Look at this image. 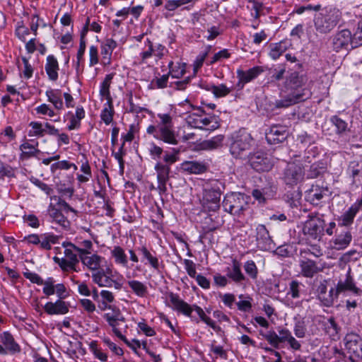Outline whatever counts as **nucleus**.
<instances>
[{
    "label": "nucleus",
    "mask_w": 362,
    "mask_h": 362,
    "mask_svg": "<svg viewBox=\"0 0 362 362\" xmlns=\"http://www.w3.org/2000/svg\"><path fill=\"white\" fill-rule=\"evenodd\" d=\"M169 74L161 75L158 73L149 83L148 89H163L168 87Z\"/></svg>",
    "instance_id": "603ef678"
},
{
    "label": "nucleus",
    "mask_w": 362,
    "mask_h": 362,
    "mask_svg": "<svg viewBox=\"0 0 362 362\" xmlns=\"http://www.w3.org/2000/svg\"><path fill=\"white\" fill-rule=\"evenodd\" d=\"M339 21V11L332 7L325 8L314 20L316 30L320 33H329Z\"/></svg>",
    "instance_id": "1a4fd4ad"
},
{
    "label": "nucleus",
    "mask_w": 362,
    "mask_h": 362,
    "mask_svg": "<svg viewBox=\"0 0 362 362\" xmlns=\"http://www.w3.org/2000/svg\"><path fill=\"white\" fill-rule=\"evenodd\" d=\"M326 170V165L323 162H315L313 163L308 172V177L314 179L319 177Z\"/></svg>",
    "instance_id": "bf43d9fd"
},
{
    "label": "nucleus",
    "mask_w": 362,
    "mask_h": 362,
    "mask_svg": "<svg viewBox=\"0 0 362 362\" xmlns=\"http://www.w3.org/2000/svg\"><path fill=\"white\" fill-rule=\"evenodd\" d=\"M61 236L55 235L52 233H45L40 235V243L39 248L44 250H50L52 245L59 243Z\"/></svg>",
    "instance_id": "58836bf2"
},
{
    "label": "nucleus",
    "mask_w": 362,
    "mask_h": 362,
    "mask_svg": "<svg viewBox=\"0 0 362 362\" xmlns=\"http://www.w3.org/2000/svg\"><path fill=\"white\" fill-rule=\"evenodd\" d=\"M81 246H76V252L78 253L79 258L86 255H91L93 251V245L91 240H84L81 243Z\"/></svg>",
    "instance_id": "0e129e2a"
},
{
    "label": "nucleus",
    "mask_w": 362,
    "mask_h": 362,
    "mask_svg": "<svg viewBox=\"0 0 362 362\" xmlns=\"http://www.w3.org/2000/svg\"><path fill=\"white\" fill-rule=\"evenodd\" d=\"M229 151L235 158H243L252 146L253 138L245 129H240L231 135Z\"/></svg>",
    "instance_id": "423d86ee"
},
{
    "label": "nucleus",
    "mask_w": 362,
    "mask_h": 362,
    "mask_svg": "<svg viewBox=\"0 0 362 362\" xmlns=\"http://www.w3.org/2000/svg\"><path fill=\"white\" fill-rule=\"evenodd\" d=\"M338 293H336V290L332 288L328 293L327 292L325 295L319 296L318 299L325 306L329 307L332 305L334 300L338 298Z\"/></svg>",
    "instance_id": "338daca9"
},
{
    "label": "nucleus",
    "mask_w": 362,
    "mask_h": 362,
    "mask_svg": "<svg viewBox=\"0 0 362 362\" xmlns=\"http://www.w3.org/2000/svg\"><path fill=\"white\" fill-rule=\"evenodd\" d=\"M227 277L235 283H240L245 280V276L241 272V264L239 261L234 259L232 261L231 269L227 268Z\"/></svg>",
    "instance_id": "4c0bfd02"
},
{
    "label": "nucleus",
    "mask_w": 362,
    "mask_h": 362,
    "mask_svg": "<svg viewBox=\"0 0 362 362\" xmlns=\"http://www.w3.org/2000/svg\"><path fill=\"white\" fill-rule=\"evenodd\" d=\"M167 296L170 302L168 305L177 313L191 318L192 321L199 323L201 320L207 325L211 320L200 306L197 304H189L182 299L178 293L170 291Z\"/></svg>",
    "instance_id": "20e7f679"
},
{
    "label": "nucleus",
    "mask_w": 362,
    "mask_h": 362,
    "mask_svg": "<svg viewBox=\"0 0 362 362\" xmlns=\"http://www.w3.org/2000/svg\"><path fill=\"white\" fill-rule=\"evenodd\" d=\"M48 211L50 217L52 218V221L57 223L64 229L69 228L70 221L62 214L61 209H57L55 206L50 204Z\"/></svg>",
    "instance_id": "e433bc0d"
},
{
    "label": "nucleus",
    "mask_w": 362,
    "mask_h": 362,
    "mask_svg": "<svg viewBox=\"0 0 362 362\" xmlns=\"http://www.w3.org/2000/svg\"><path fill=\"white\" fill-rule=\"evenodd\" d=\"M250 197L241 192L227 193L223 198L222 206L225 211L235 216L243 214L248 205Z\"/></svg>",
    "instance_id": "6e6552de"
},
{
    "label": "nucleus",
    "mask_w": 362,
    "mask_h": 362,
    "mask_svg": "<svg viewBox=\"0 0 362 362\" xmlns=\"http://www.w3.org/2000/svg\"><path fill=\"white\" fill-rule=\"evenodd\" d=\"M330 194L329 189L327 186L324 187L316 183L313 185L308 191L306 200L313 206H322Z\"/></svg>",
    "instance_id": "4468645a"
},
{
    "label": "nucleus",
    "mask_w": 362,
    "mask_h": 362,
    "mask_svg": "<svg viewBox=\"0 0 362 362\" xmlns=\"http://www.w3.org/2000/svg\"><path fill=\"white\" fill-rule=\"evenodd\" d=\"M115 147L111 148L112 156L118 162L119 171L120 175H123L124 172L125 160L124 157L127 155V150L125 149V143H121L117 151H115Z\"/></svg>",
    "instance_id": "de8ad7c7"
},
{
    "label": "nucleus",
    "mask_w": 362,
    "mask_h": 362,
    "mask_svg": "<svg viewBox=\"0 0 362 362\" xmlns=\"http://www.w3.org/2000/svg\"><path fill=\"white\" fill-rule=\"evenodd\" d=\"M335 238L330 242L331 246L333 249L337 250H344L351 243L352 240V235L348 228L341 230L338 233V228H336Z\"/></svg>",
    "instance_id": "b1692460"
},
{
    "label": "nucleus",
    "mask_w": 362,
    "mask_h": 362,
    "mask_svg": "<svg viewBox=\"0 0 362 362\" xmlns=\"http://www.w3.org/2000/svg\"><path fill=\"white\" fill-rule=\"evenodd\" d=\"M321 152V148L315 142L307 146L305 150L304 161L310 163L313 158L317 157Z\"/></svg>",
    "instance_id": "e2e57ef3"
},
{
    "label": "nucleus",
    "mask_w": 362,
    "mask_h": 362,
    "mask_svg": "<svg viewBox=\"0 0 362 362\" xmlns=\"http://www.w3.org/2000/svg\"><path fill=\"white\" fill-rule=\"evenodd\" d=\"M168 52L166 47L160 44H154L149 38H146L144 42L143 50L139 54L141 64H146L148 59L155 57L157 59H162Z\"/></svg>",
    "instance_id": "9d476101"
},
{
    "label": "nucleus",
    "mask_w": 362,
    "mask_h": 362,
    "mask_svg": "<svg viewBox=\"0 0 362 362\" xmlns=\"http://www.w3.org/2000/svg\"><path fill=\"white\" fill-rule=\"evenodd\" d=\"M53 277H49L46 279L45 286H43L42 292L46 296H50L56 293L58 300H63L69 296V292L64 284H57L54 285Z\"/></svg>",
    "instance_id": "a211bd4d"
},
{
    "label": "nucleus",
    "mask_w": 362,
    "mask_h": 362,
    "mask_svg": "<svg viewBox=\"0 0 362 362\" xmlns=\"http://www.w3.org/2000/svg\"><path fill=\"white\" fill-rule=\"evenodd\" d=\"M353 37L351 31L348 29H344L337 32L332 37V47L336 52L343 49H347L351 45L353 48Z\"/></svg>",
    "instance_id": "aec40b11"
},
{
    "label": "nucleus",
    "mask_w": 362,
    "mask_h": 362,
    "mask_svg": "<svg viewBox=\"0 0 362 362\" xmlns=\"http://www.w3.org/2000/svg\"><path fill=\"white\" fill-rule=\"evenodd\" d=\"M117 47V42L112 38H107L100 44V63L104 66L112 64V55L115 49Z\"/></svg>",
    "instance_id": "393cba45"
},
{
    "label": "nucleus",
    "mask_w": 362,
    "mask_h": 362,
    "mask_svg": "<svg viewBox=\"0 0 362 362\" xmlns=\"http://www.w3.org/2000/svg\"><path fill=\"white\" fill-rule=\"evenodd\" d=\"M361 209L356 201L346 211L338 216L337 218L338 226L340 228L345 227V228L351 226Z\"/></svg>",
    "instance_id": "bb28decb"
},
{
    "label": "nucleus",
    "mask_w": 362,
    "mask_h": 362,
    "mask_svg": "<svg viewBox=\"0 0 362 362\" xmlns=\"http://www.w3.org/2000/svg\"><path fill=\"white\" fill-rule=\"evenodd\" d=\"M224 136L218 134L211 137L210 139L204 140L196 146L197 150L213 151L222 146Z\"/></svg>",
    "instance_id": "72a5a7b5"
},
{
    "label": "nucleus",
    "mask_w": 362,
    "mask_h": 362,
    "mask_svg": "<svg viewBox=\"0 0 362 362\" xmlns=\"http://www.w3.org/2000/svg\"><path fill=\"white\" fill-rule=\"evenodd\" d=\"M291 43L288 40H283L279 42L269 45V56L274 60L278 59L290 47Z\"/></svg>",
    "instance_id": "f704fd0d"
},
{
    "label": "nucleus",
    "mask_w": 362,
    "mask_h": 362,
    "mask_svg": "<svg viewBox=\"0 0 362 362\" xmlns=\"http://www.w3.org/2000/svg\"><path fill=\"white\" fill-rule=\"evenodd\" d=\"M186 63L177 62L175 64L170 61L168 67L169 76H171L174 78H181L186 73Z\"/></svg>",
    "instance_id": "a18cd8bd"
},
{
    "label": "nucleus",
    "mask_w": 362,
    "mask_h": 362,
    "mask_svg": "<svg viewBox=\"0 0 362 362\" xmlns=\"http://www.w3.org/2000/svg\"><path fill=\"white\" fill-rule=\"evenodd\" d=\"M325 332L329 336H334L338 333V325L333 317L325 318L322 321Z\"/></svg>",
    "instance_id": "13d9d810"
},
{
    "label": "nucleus",
    "mask_w": 362,
    "mask_h": 362,
    "mask_svg": "<svg viewBox=\"0 0 362 362\" xmlns=\"http://www.w3.org/2000/svg\"><path fill=\"white\" fill-rule=\"evenodd\" d=\"M305 83V78L298 71L291 73L286 78L281 93L286 95L281 100L276 101L277 108L288 107L293 105L305 101L311 96V92L303 88Z\"/></svg>",
    "instance_id": "f03ea898"
},
{
    "label": "nucleus",
    "mask_w": 362,
    "mask_h": 362,
    "mask_svg": "<svg viewBox=\"0 0 362 362\" xmlns=\"http://www.w3.org/2000/svg\"><path fill=\"white\" fill-rule=\"evenodd\" d=\"M47 100L51 103L55 109H64V103L62 98V91L59 89H49L45 92Z\"/></svg>",
    "instance_id": "37998d69"
},
{
    "label": "nucleus",
    "mask_w": 362,
    "mask_h": 362,
    "mask_svg": "<svg viewBox=\"0 0 362 362\" xmlns=\"http://www.w3.org/2000/svg\"><path fill=\"white\" fill-rule=\"evenodd\" d=\"M221 186V182L214 180L204 189L201 204L204 211L214 212L219 209L221 196L223 193Z\"/></svg>",
    "instance_id": "0eeeda50"
},
{
    "label": "nucleus",
    "mask_w": 362,
    "mask_h": 362,
    "mask_svg": "<svg viewBox=\"0 0 362 362\" xmlns=\"http://www.w3.org/2000/svg\"><path fill=\"white\" fill-rule=\"evenodd\" d=\"M110 255L116 264L127 267L128 258L124 250L121 246H114L111 250Z\"/></svg>",
    "instance_id": "49530a36"
},
{
    "label": "nucleus",
    "mask_w": 362,
    "mask_h": 362,
    "mask_svg": "<svg viewBox=\"0 0 362 362\" xmlns=\"http://www.w3.org/2000/svg\"><path fill=\"white\" fill-rule=\"evenodd\" d=\"M148 152L152 160H156L154 170L156 172L158 186L156 189L160 196L167 193V182L170 178L171 165L179 160L180 150L172 148L170 151L163 148L152 141L148 144Z\"/></svg>",
    "instance_id": "f257e3e1"
},
{
    "label": "nucleus",
    "mask_w": 362,
    "mask_h": 362,
    "mask_svg": "<svg viewBox=\"0 0 362 362\" xmlns=\"http://www.w3.org/2000/svg\"><path fill=\"white\" fill-rule=\"evenodd\" d=\"M30 142H24L20 145V149L22 151L21 156L25 158L34 157L37 153H40L37 148L39 142L35 139H31Z\"/></svg>",
    "instance_id": "ea45409f"
},
{
    "label": "nucleus",
    "mask_w": 362,
    "mask_h": 362,
    "mask_svg": "<svg viewBox=\"0 0 362 362\" xmlns=\"http://www.w3.org/2000/svg\"><path fill=\"white\" fill-rule=\"evenodd\" d=\"M303 233L313 240H320L325 234L332 235L336 230V223L331 221L325 223L323 215L320 216L309 215V218L305 221Z\"/></svg>",
    "instance_id": "39448f33"
},
{
    "label": "nucleus",
    "mask_w": 362,
    "mask_h": 362,
    "mask_svg": "<svg viewBox=\"0 0 362 362\" xmlns=\"http://www.w3.org/2000/svg\"><path fill=\"white\" fill-rule=\"evenodd\" d=\"M82 264L86 266L90 270L96 272L100 269V265L102 260V257L97 254L86 255L79 258Z\"/></svg>",
    "instance_id": "79ce46f5"
},
{
    "label": "nucleus",
    "mask_w": 362,
    "mask_h": 362,
    "mask_svg": "<svg viewBox=\"0 0 362 362\" xmlns=\"http://www.w3.org/2000/svg\"><path fill=\"white\" fill-rule=\"evenodd\" d=\"M159 120L146 128V133L154 139L169 145H177L178 139L173 129V117L170 113H158Z\"/></svg>",
    "instance_id": "7ed1b4c3"
},
{
    "label": "nucleus",
    "mask_w": 362,
    "mask_h": 362,
    "mask_svg": "<svg viewBox=\"0 0 362 362\" xmlns=\"http://www.w3.org/2000/svg\"><path fill=\"white\" fill-rule=\"evenodd\" d=\"M335 290L338 295L344 292H349L356 296L362 295V289L356 286L353 276L350 274V271L347 272L344 280L340 279L338 281Z\"/></svg>",
    "instance_id": "4be33fe9"
},
{
    "label": "nucleus",
    "mask_w": 362,
    "mask_h": 362,
    "mask_svg": "<svg viewBox=\"0 0 362 362\" xmlns=\"http://www.w3.org/2000/svg\"><path fill=\"white\" fill-rule=\"evenodd\" d=\"M28 126L30 127L28 133L29 136L40 138L45 136V123L42 124L40 122L33 121L29 123Z\"/></svg>",
    "instance_id": "6e6d98bb"
},
{
    "label": "nucleus",
    "mask_w": 362,
    "mask_h": 362,
    "mask_svg": "<svg viewBox=\"0 0 362 362\" xmlns=\"http://www.w3.org/2000/svg\"><path fill=\"white\" fill-rule=\"evenodd\" d=\"M300 255L301 258H303V256L308 257L309 255H313L315 257H319L323 255V252L319 245L314 244L310 245L308 247L300 249Z\"/></svg>",
    "instance_id": "680f3d73"
},
{
    "label": "nucleus",
    "mask_w": 362,
    "mask_h": 362,
    "mask_svg": "<svg viewBox=\"0 0 362 362\" xmlns=\"http://www.w3.org/2000/svg\"><path fill=\"white\" fill-rule=\"evenodd\" d=\"M192 107L193 110L202 113L201 124L199 128V129L212 132L220 127V123L218 118L214 115H207L202 107H195L192 105Z\"/></svg>",
    "instance_id": "5701e85b"
},
{
    "label": "nucleus",
    "mask_w": 362,
    "mask_h": 362,
    "mask_svg": "<svg viewBox=\"0 0 362 362\" xmlns=\"http://www.w3.org/2000/svg\"><path fill=\"white\" fill-rule=\"evenodd\" d=\"M256 242L259 250L262 251H269L276 247L269 230L263 224H259L256 228Z\"/></svg>",
    "instance_id": "f3484780"
},
{
    "label": "nucleus",
    "mask_w": 362,
    "mask_h": 362,
    "mask_svg": "<svg viewBox=\"0 0 362 362\" xmlns=\"http://www.w3.org/2000/svg\"><path fill=\"white\" fill-rule=\"evenodd\" d=\"M265 71L262 66H255L247 70L238 69L236 71L237 77H240L246 83L252 82L260 76Z\"/></svg>",
    "instance_id": "473e14b6"
},
{
    "label": "nucleus",
    "mask_w": 362,
    "mask_h": 362,
    "mask_svg": "<svg viewBox=\"0 0 362 362\" xmlns=\"http://www.w3.org/2000/svg\"><path fill=\"white\" fill-rule=\"evenodd\" d=\"M86 112L82 106H78L76 108L75 113L71 111L67 112L64 116V119L69 120V123L67 125V129L69 131L74 129H78L81 125V120L85 117Z\"/></svg>",
    "instance_id": "cd10ccee"
},
{
    "label": "nucleus",
    "mask_w": 362,
    "mask_h": 362,
    "mask_svg": "<svg viewBox=\"0 0 362 362\" xmlns=\"http://www.w3.org/2000/svg\"><path fill=\"white\" fill-rule=\"evenodd\" d=\"M249 163L251 168L257 172L269 171L273 166L270 158L263 152L259 151L250 156Z\"/></svg>",
    "instance_id": "6ab92c4d"
},
{
    "label": "nucleus",
    "mask_w": 362,
    "mask_h": 362,
    "mask_svg": "<svg viewBox=\"0 0 362 362\" xmlns=\"http://www.w3.org/2000/svg\"><path fill=\"white\" fill-rule=\"evenodd\" d=\"M259 334L268 341V343L274 348L279 349V344H281V335L277 334L273 329L267 332L259 331Z\"/></svg>",
    "instance_id": "3c124183"
},
{
    "label": "nucleus",
    "mask_w": 362,
    "mask_h": 362,
    "mask_svg": "<svg viewBox=\"0 0 362 362\" xmlns=\"http://www.w3.org/2000/svg\"><path fill=\"white\" fill-rule=\"evenodd\" d=\"M45 312L49 315H65L69 310L68 302L57 300L55 302H47L43 307Z\"/></svg>",
    "instance_id": "c756f323"
},
{
    "label": "nucleus",
    "mask_w": 362,
    "mask_h": 362,
    "mask_svg": "<svg viewBox=\"0 0 362 362\" xmlns=\"http://www.w3.org/2000/svg\"><path fill=\"white\" fill-rule=\"evenodd\" d=\"M304 170L301 165L288 163L284 169L283 179L288 185H294L303 180Z\"/></svg>",
    "instance_id": "dca6fc26"
},
{
    "label": "nucleus",
    "mask_w": 362,
    "mask_h": 362,
    "mask_svg": "<svg viewBox=\"0 0 362 362\" xmlns=\"http://www.w3.org/2000/svg\"><path fill=\"white\" fill-rule=\"evenodd\" d=\"M299 267L300 269V274L305 278H313L322 270V269L318 266L317 262L305 256H303V258L300 260Z\"/></svg>",
    "instance_id": "a878e982"
},
{
    "label": "nucleus",
    "mask_w": 362,
    "mask_h": 362,
    "mask_svg": "<svg viewBox=\"0 0 362 362\" xmlns=\"http://www.w3.org/2000/svg\"><path fill=\"white\" fill-rule=\"evenodd\" d=\"M0 340L8 354L14 355L21 351V346L16 342L13 336L8 331L0 334Z\"/></svg>",
    "instance_id": "7c9ffc66"
},
{
    "label": "nucleus",
    "mask_w": 362,
    "mask_h": 362,
    "mask_svg": "<svg viewBox=\"0 0 362 362\" xmlns=\"http://www.w3.org/2000/svg\"><path fill=\"white\" fill-rule=\"evenodd\" d=\"M113 269L107 267L105 269L100 268L96 272H93V281L100 287H112L119 288V285L113 279Z\"/></svg>",
    "instance_id": "2eb2a0df"
},
{
    "label": "nucleus",
    "mask_w": 362,
    "mask_h": 362,
    "mask_svg": "<svg viewBox=\"0 0 362 362\" xmlns=\"http://www.w3.org/2000/svg\"><path fill=\"white\" fill-rule=\"evenodd\" d=\"M279 334L281 335V343L287 342L289 348L293 351H299L301 348V344L296 340L291 332L286 328L279 329Z\"/></svg>",
    "instance_id": "a19ab883"
},
{
    "label": "nucleus",
    "mask_w": 362,
    "mask_h": 362,
    "mask_svg": "<svg viewBox=\"0 0 362 362\" xmlns=\"http://www.w3.org/2000/svg\"><path fill=\"white\" fill-rule=\"evenodd\" d=\"M45 70L49 80L57 81L59 78V64L57 59L53 54L47 57Z\"/></svg>",
    "instance_id": "2f4dec72"
},
{
    "label": "nucleus",
    "mask_w": 362,
    "mask_h": 362,
    "mask_svg": "<svg viewBox=\"0 0 362 362\" xmlns=\"http://www.w3.org/2000/svg\"><path fill=\"white\" fill-rule=\"evenodd\" d=\"M115 110L113 101L106 102L101 110L100 117L101 120L106 124H110L113 121Z\"/></svg>",
    "instance_id": "8fccbe9b"
},
{
    "label": "nucleus",
    "mask_w": 362,
    "mask_h": 362,
    "mask_svg": "<svg viewBox=\"0 0 362 362\" xmlns=\"http://www.w3.org/2000/svg\"><path fill=\"white\" fill-rule=\"evenodd\" d=\"M165 4L162 9V16L168 18L173 16L172 12L176 11L178 8H180V4L178 0H165Z\"/></svg>",
    "instance_id": "052dcab7"
},
{
    "label": "nucleus",
    "mask_w": 362,
    "mask_h": 362,
    "mask_svg": "<svg viewBox=\"0 0 362 362\" xmlns=\"http://www.w3.org/2000/svg\"><path fill=\"white\" fill-rule=\"evenodd\" d=\"M330 122L334 127L335 133L339 136H342L349 131L348 123L337 115L332 116Z\"/></svg>",
    "instance_id": "5fc2aeb1"
},
{
    "label": "nucleus",
    "mask_w": 362,
    "mask_h": 362,
    "mask_svg": "<svg viewBox=\"0 0 362 362\" xmlns=\"http://www.w3.org/2000/svg\"><path fill=\"white\" fill-rule=\"evenodd\" d=\"M345 347L348 352L357 357L362 349V338L356 333H349L344 338Z\"/></svg>",
    "instance_id": "c85d7f7f"
},
{
    "label": "nucleus",
    "mask_w": 362,
    "mask_h": 362,
    "mask_svg": "<svg viewBox=\"0 0 362 362\" xmlns=\"http://www.w3.org/2000/svg\"><path fill=\"white\" fill-rule=\"evenodd\" d=\"M128 286L132 292L139 298H145L148 294V287L146 284L138 280H129L127 281Z\"/></svg>",
    "instance_id": "c03bdc74"
},
{
    "label": "nucleus",
    "mask_w": 362,
    "mask_h": 362,
    "mask_svg": "<svg viewBox=\"0 0 362 362\" xmlns=\"http://www.w3.org/2000/svg\"><path fill=\"white\" fill-rule=\"evenodd\" d=\"M74 248L64 250V257L54 256L53 261L58 264L63 272H78L76 267L79 263V257L74 252Z\"/></svg>",
    "instance_id": "f8f14e48"
},
{
    "label": "nucleus",
    "mask_w": 362,
    "mask_h": 362,
    "mask_svg": "<svg viewBox=\"0 0 362 362\" xmlns=\"http://www.w3.org/2000/svg\"><path fill=\"white\" fill-rule=\"evenodd\" d=\"M30 34V29L28 28L23 21L18 22L15 29V35L23 42H26V36Z\"/></svg>",
    "instance_id": "774afa93"
},
{
    "label": "nucleus",
    "mask_w": 362,
    "mask_h": 362,
    "mask_svg": "<svg viewBox=\"0 0 362 362\" xmlns=\"http://www.w3.org/2000/svg\"><path fill=\"white\" fill-rule=\"evenodd\" d=\"M181 168L185 172L190 174H202L208 169V166L204 162L197 160L184 161L181 164Z\"/></svg>",
    "instance_id": "c9c22d12"
},
{
    "label": "nucleus",
    "mask_w": 362,
    "mask_h": 362,
    "mask_svg": "<svg viewBox=\"0 0 362 362\" xmlns=\"http://www.w3.org/2000/svg\"><path fill=\"white\" fill-rule=\"evenodd\" d=\"M211 45L206 46L205 49L200 52L199 54L196 57V59L193 63L194 70H198L202 67L206 58L211 49Z\"/></svg>",
    "instance_id": "69168bd1"
},
{
    "label": "nucleus",
    "mask_w": 362,
    "mask_h": 362,
    "mask_svg": "<svg viewBox=\"0 0 362 362\" xmlns=\"http://www.w3.org/2000/svg\"><path fill=\"white\" fill-rule=\"evenodd\" d=\"M345 173L352 189L362 188L361 159H354L349 161Z\"/></svg>",
    "instance_id": "ddd939ff"
},
{
    "label": "nucleus",
    "mask_w": 362,
    "mask_h": 362,
    "mask_svg": "<svg viewBox=\"0 0 362 362\" xmlns=\"http://www.w3.org/2000/svg\"><path fill=\"white\" fill-rule=\"evenodd\" d=\"M136 252L139 253L140 261L144 265L148 267L153 271H160L163 260L161 256L156 250L148 248L146 245H142L136 248Z\"/></svg>",
    "instance_id": "9b49d317"
},
{
    "label": "nucleus",
    "mask_w": 362,
    "mask_h": 362,
    "mask_svg": "<svg viewBox=\"0 0 362 362\" xmlns=\"http://www.w3.org/2000/svg\"><path fill=\"white\" fill-rule=\"evenodd\" d=\"M103 317L107 324H112V322H114L115 320L125 322L124 317L123 316L119 308L117 306L112 308L111 312L105 313Z\"/></svg>",
    "instance_id": "4d7b16f0"
},
{
    "label": "nucleus",
    "mask_w": 362,
    "mask_h": 362,
    "mask_svg": "<svg viewBox=\"0 0 362 362\" xmlns=\"http://www.w3.org/2000/svg\"><path fill=\"white\" fill-rule=\"evenodd\" d=\"M114 75V73L107 74L100 85L99 94L101 98H105L107 100V102L112 101L110 88Z\"/></svg>",
    "instance_id": "09e8293b"
},
{
    "label": "nucleus",
    "mask_w": 362,
    "mask_h": 362,
    "mask_svg": "<svg viewBox=\"0 0 362 362\" xmlns=\"http://www.w3.org/2000/svg\"><path fill=\"white\" fill-rule=\"evenodd\" d=\"M216 230V226H201L198 242L204 245L205 240H208L209 244L214 243V236L213 232Z\"/></svg>",
    "instance_id": "864d4df0"
},
{
    "label": "nucleus",
    "mask_w": 362,
    "mask_h": 362,
    "mask_svg": "<svg viewBox=\"0 0 362 362\" xmlns=\"http://www.w3.org/2000/svg\"><path fill=\"white\" fill-rule=\"evenodd\" d=\"M288 136L286 127L283 125L274 124L266 132L265 138L269 144H279L284 141Z\"/></svg>",
    "instance_id": "412c9836"
}]
</instances>
